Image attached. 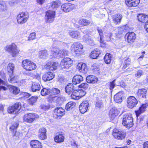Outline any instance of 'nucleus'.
Wrapping results in <instances>:
<instances>
[{"label": "nucleus", "instance_id": "nucleus-24", "mask_svg": "<svg viewBox=\"0 0 148 148\" xmlns=\"http://www.w3.org/2000/svg\"><path fill=\"white\" fill-rule=\"evenodd\" d=\"M30 145L32 148H42L41 143L36 140H32L30 142Z\"/></svg>", "mask_w": 148, "mask_h": 148}, {"label": "nucleus", "instance_id": "nucleus-44", "mask_svg": "<svg viewBox=\"0 0 148 148\" xmlns=\"http://www.w3.org/2000/svg\"><path fill=\"white\" fill-rule=\"evenodd\" d=\"M10 91L15 95L17 94L20 91L19 89L17 87L11 86L9 88Z\"/></svg>", "mask_w": 148, "mask_h": 148}, {"label": "nucleus", "instance_id": "nucleus-30", "mask_svg": "<svg viewBox=\"0 0 148 148\" xmlns=\"http://www.w3.org/2000/svg\"><path fill=\"white\" fill-rule=\"evenodd\" d=\"M122 18V16L119 14L115 15L112 17L114 22L116 25L120 23Z\"/></svg>", "mask_w": 148, "mask_h": 148}, {"label": "nucleus", "instance_id": "nucleus-27", "mask_svg": "<svg viewBox=\"0 0 148 148\" xmlns=\"http://www.w3.org/2000/svg\"><path fill=\"white\" fill-rule=\"evenodd\" d=\"M97 29L100 36V42L101 43L100 46L101 47H103L105 46V44L104 42V40L103 39V31L99 27L97 28Z\"/></svg>", "mask_w": 148, "mask_h": 148}, {"label": "nucleus", "instance_id": "nucleus-22", "mask_svg": "<svg viewBox=\"0 0 148 148\" xmlns=\"http://www.w3.org/2000/svg\"><path fill=\"white\" fill-rule=\"evenodd\" d=\"M59 65V64L56 62L52 63L49 62H48L46 64L47 66L49 67L50 70L51 71L56 70Z\"/></svg>", "mask_w": 148, "mask_h": 148}, {"label": "nucleus", "instance_id": "nucleus-49", "mask_svg": "<svg viewBox=\"0 0 148 148\" xmlns=\"http://www.w3.org/2000/svg\"><path fill=\"white\" fill-rule=\"evenodd\" d=\"M64 77L62 76H59L58 77L57 80V83L59 85H60L63 84L65 81Z\"/></svg>", "mask_w": 148, "mask_h": 148}, {"label": "nucleus", "instance_id": "nucleus-1", "mask_svg": "<svg viewBox=\"0 0 148 148\" xmlns=\"http://www.w3.org/2000/svg\"><path fill=\"white\" fill-rule=\"evenodd\" d=\"M51 52L54 58H62L67 56L69 53L68 51L66 49L59 50L57 47H53Z\"/></svg>", "mask_w": 148, "mask_h": 148}, {"label": "nucleus", "instance_id": "nucleus-42", "mask_svg": "<svg viewBox=\"0 0 148 148\" xmlns=\"http://www.w3.org/2000/svg\"><path fill=\"white\" fill-rule=\"evenodd\" d=\"M75 105L76 103L75 102L73 101H70L66 105L65 109L66 110H70L74 108Z\"/></svg>", "mask_w": 148, "mask_h": 148}, {"label": "nucleus", "instance_id": "nucleus-25", "mask_svg": "<svg viewBox=\"0 0 148 148\" xmlns=\"http://www.w3.org/2000/svg\"><path fill=\"white\" fill-rule=\"evenodd\" d=\"M83 81V77L80 75H77L74 76L73 79V83L74 84H77L80 83Z\"/></svg>", "mask_w": 148, "mask_h": 148}, {"label": "nucleus", "instance_id": "nucleus-7", "mask_svg": "<svg viewBox=\"0 0 148 148\" xmlns=\"http://www.w3.org/2000/svg\"><path fill=\"white\" fill-rule=\"evenodd\" d=\"M71 47L72 51H74L75 54L80 55L82 53V50L83 47L80 43L75 42L71 46Z\"/></svg>", "mask_w": 148, "mask_h": 148}, {"label": "nucleus", "instance_id": "nucleus-36", "mask_svg": "<svg viewBox=\"0 0 148 148\" xmlns=\"http://www.w3.org/2000/svg\"><path fill=\"white\" fill-rule=\"evenodd\" d=\"M100 53V50L99 49L95 50L92 51L90 55V57L92 58L96 59L99 56Z\"/></svg>", "mask_w": 148, "mask_h": 148}, {"label": "nucleus", "instance_id": "nucleus-47", "mask_svg": "<svg viewBox=\"0 0 148 148\" xmlns=\"http://www.w3.org/2000/svg\"><path fill=\"white\" fill-rule=\"evenodd\" d=\"M50 93L54 95L55 97L60 93V90L58 88H53L50 89Z\"/></svg>", "mask_w": 148, "mask_h": 148}, {"label": "nucleus", "instance_id": "nucleus-13", "mask_svg": "<svg viewBox=\"0 0 148 148\" xmlns=\"http://www.w3.org/2000/svg\"><path fill=\"white\" fill-rule=\"evenodd\" d=\"M72 63L71 59L66 57L62 59L60 65L62 68L67 69L70 67Z\"/></svg>", "mask_w": 148, "mask_h": 148}, {"label": "nucleus", "instance_id": "nucleus-40", "mask_svg": "<svg viewBox=\"0 0 148 148\" xmlns=\"http://www.w3.org/2000/svg\"><path fill=\"white\" fill-rule=\"evenodd\" d=\"M40 86L39 83H34L32 84V89L33 92H36L40 90Z\"/></svg>", "mask_w": 148, "mask_h": 148}, {"label": "nucleus", "instance_id": "nucleus-34", "mask_svg": "<svg viewBox=\"0 0 148 148\" xmlns=\"http://www.w3.org/2000/svg\"><path fill=\"white\" fill-rule=\"evenodd\" d=\"M79 23L82 26H84L92 25V22L86 19H82L79 20Z\"/></svg>", "mask_w": 148, "mask_h": 148}, {"label": "nucleus", "instance_id": "nucleus-3", "mask_svg": "<svg viewBox=\"0 0 148 148\" xmlns=\"http://www.w3.org/2000/svg\"><path fill=\"white\" fill-rule=\"evenodd\" d=\"M22 66L24 69L28 71L34 70L36 67V66L35 64L28 60H23Z\"/></svg>", "mask_w": 148, "mask_h": 148}, {"label": "nucleus", "instance_id": "nucleus-57", "mask_svg": "<svg viewBox=\"0 0 148 148\" xmlns=\"http://www.w3.org/2000/svg\"><path fill=\"white\" fill-rule=\"evenodd\" d=\"M18 124L17 123H14L12 126L10 127V129L11 131H14V130H15L16 128L18 126Z\"/></svg>", "mask_w": 148, "mask_h": 148}, {"label": "nucleus", "instance_id": "nucleus-9", "mask_svg": "<svg viewBox=\"0 0 148 148\" xmlns=\"http://www.w3.org/2000/svg\"><path fill=\"white\" fill-rule=\"evenodd\" d=\"M55 17V12L54 11L49 10L46 12L45 17V21L47 23L52 22Z\"/></svg>", "mask_w": 148, "mask_h": 148}, {"label": "nucleus", "instance_id": "nucleus-55", "mask_svg": "<svg viewBox=\"0 0 148 148\" xmlns=\"http://www.w3.org/2000/svg\"><path fill=\"white\" fill-rule=\"evenodd\" d=\"M103 105L102 101L101 100H100L97 101L96 104L95 106L96 108H101L103 107Z\"/></svg>", "mask_w": 148, "mask_h": 148}, {"label": "nucleus", "instance_id": "nucleus-10", "mask_svg": "<svg viewBox=\"0 0 148 148\" xmlns=\"http://www.w3.org/2000/svg\"><path fill=\"white\" fill-rule=\"evenodd\" d=\"M21 104L20 102H17L11 106L9 107L8 111L9 113L16 114L21 109Z\"/></svg>", "mask_w": 148, "mask_h": 148}, {"label": "nucleus", "instance_id": "nucleus-58", "mask_svg": "<svg viewBox=\"0 0 148 148\" xmlns=\"http://www.w3.org/2000/svg\"><path fill=\"white\" fill-rule=\"evenodd\" d=\"M36 37V33L33 32L30 34L28 38L29 40H32L35 39Z\"/></svg>", "mask_w": 148, "mask_h": 148}, {"label": "nucleus", "instance_id": "nucleus-53", "mask_svg": "<svg viewBox=\"0 0 148 148\" xmlns=\"http://www.w3.org/2000/svg\"><path fill=\"white\" fill-rule=\"evenodd\" d=\"M7 9V7L3 2H0V10L5 11Z\"/></svg>", "mask_w": 148, "mask_h": 148}, {"label": "nucleus", "instance_id": "nucleus-37", "mask_svg": "<svg viewBox=\"0 0 148 148\" xmlns=\"http://www.w3.org/2000/svg\"><path fill=\"white\" fill-rule=\"evenodd\" d=\"M147 106L146 104H142L138 110L135 111L136 115L138 116L142 113L145 110L146 106Z\"/></svg>", "mask_w": 148, "mask_h": 148}, {"label": "nucleus", "instance_id": "nucleus-33", "mask_svg": "<svg viewBox=\"0 0 148 148\" xmlns=\"http://www.w3.org/2000/svg\"><path fill=\"white\" fill-rule=\"evenodd\" d=\"M64 135L62 134H57L54 138V140L56 143H62L64 142Z\"/></svg>", "mask_w": 148, "mask_h": 148}, {"label": "nucleus", "instance_id": "nucleus-17", "mask_svg": "<svg viewBox=\"0 0 148 148\" xmlns=\"http://www.w3.org/2000/svg\"><path fill=\"white\" fill-rule=\"evenodd\" d=\"M82 40L84 42L90 45H93L95 44L92 38L88 34H86L83 37Z\"/></svg>", "mask_w": 148, "mask_h": 148}, {"label": "nucleus", "instance_id": "nucleus-38", "mask_svg": "<svg viewBox=\"0 0 148 148\" xmlns=\"http://www.w3.org/2000/svg\"><path fill=\"white\" fill-rule=\"evenodd\" d=\"M10 77L8 79V81L11 83H14L17 82L18 79V76L17 75L13 76V74H9Z\"/></svg>", "mask_w": 148, "mask_h": 148}, {"label": "nucleus", "instance_id": "nucleus-39", "mask_svg": "<svg viewBox=\"0 0 148 148\" xmlns=\"http://www.w3.org/2000/svg\"><path fill=\"white\" fill-rule=\"evenodd\" d=\"M71 98L74 99L78 100L80 98L79 95V90H74L73 92V94L71 95Z\"/></svg>", "mask_w": 148, "mask_h": 148}, {"label": "nucleus", "instance_id": "nucleus-12", "mask_svg": "<svg viewBox=\"0 0 148 148\" xmlns=\"http://www.w3.org/2000/svg\"><path fill=\"white\" fill-rule=\"evenodd\" d=\"M125 37L128 43L132 44L135 42L136 35L134 32H129L125 35Z\"/></svg>", "mask_w": 148, "mask_h": 148}, {"label": "nucleus", "instance_id": "nucleus-45", "mask_svg": "<svg viewBox=\"0 0 148 148\" xmlns=\"http://www.w3.org/2000/svg\"><path fill=\"white\" fill-rule=\"evenodd\" d=\"M112 58V56L109 53H107L104 58L105 63L107 64H109L110 63L111 59Z\"/></svg>", "mask_w": 148, "mask_h": 148}, {"label": "nucleus", "instance_id": "nucleus-43", "mask_svg": "<svg viewBox=\"0 0 148 148\" xmlns=\"http://www.w3.org/2000/svg\"><path fill=\"white\" fill-rule=\"evenodd\" d=\"M61 2L59 1H53L51 3V5L52 9L56 10L60 5Z\"/></svg>", "mask_w": 148, "mask_h": 148}, {"label": "nucleus", "instance_id": "nucleus-59", "mask_svg": "<svg viewBox=\"0 0 148 148\" xmlns=\"http://www.w3.org/2000/svg\"><path fill=\"white\" fill-rule=\"evenodd\" d=\"M115 80H114L112 82L110 83V90L113 89L114 88V86H115Z\"/></svg>", "mask_w": 148, "mask_h": 148}, {"label": "nucleus", "instance_id": "nucleus-52", "mask_svg": "<svg viewBox=\"0 0 148 148\" xmlns=\"http://www.w3.org/2000/svg\"><path fill=\"white\" fill-rule=\"evenodd\" d=\"M22 136V134L21 133L19 132L16 131L13 135V138L15 140H17Z\"/></svg>", "mask_w": 148, "mask_h": 148}, {"label": "nucleus", "instance_id": "nucleus-61", "mask_svg": "<svg viewBox=\"0 0 148 148\" xmlns=\"http://www.w3.org/2000/svg\"><path fill=\"white\" fill-rule=\"evenodd\" d=\"M124 63L125 64V65H124L123 67V69H125L127 66H128L130 64V62L129 60H125L124 61Z\"/></svg>", "mask_w": 148, "mask_h": 148}, {"label": "nucleus", "instance_id": "nucleus-48", "mask_svg": "<svg viewBox=\"0 0 148 148\" xmlns=\"http://www.w3.org/2000/svg\"><path fill=\"white\" fill-rule=\"evenodd\" d=\"M38 98V97L36 96H32L29 99L28 102L30 105H34L36 101Z\"/></svg>", "mask_w": 148, "mask_h": 148}, {"label": "nucleus", "instance_id": "nucleus-56", "mask_svg": "<svg viewBox=\"0 0 148 148\" xmlns=\"http://www.w3.org/2000/svg\"><path fill=\"white\" fill-rule=\"evenodd\" d=\"M79 88H83L86 90L88 88V85L86 83H83L78 86Z\"/></svg>", "mask_w": 148, "mask_h": 148}, {"label": "nucleus", "instance_id": "nucleus-54", "mask_svg": "<svg viewBox=\"0 0 148 148\" xmlns=\"http://www.w3.org/2000/svg\"><path fill=\"white\" fill-rule=\"evenodd\" d=\"M144 74L143 71L142 70H138L135 74V77L137 78H140Z\"/></svg>", "mask_w": 148, "mask_h": 148}, {"label": "nucleus", "instance_id": "nucleus-64", "mask_svg": "<svg viewBox=\"0 0 148 148\" xmlns=\"http://www.w3.org/2000/svg\"><path fill=\"white\" fill-rule=\"evenodd\" d=\"M144 28L148 32V20L146 22Z\"/></svg>", "mask_w": 148, "mask_h": 148}, {"label": "nucleus", "instance_id": "nucleus-16", "mask_svg": "<svg viewBox=\"0 0 148 148\" xmlns=\"http://www.w3.org/2000/svg\"><path fill=\"white\" fill-rule=\"evenodd\" d=\"M89 103L87 101H83L79 106V109L80 112L84 114L87 111Z\"/></svg>", "mask_w": 148, "mask_h": 148}, {"label": "nucleus", "instance_id": "nucleus-50", "mask_svg": "<svg viewBox=\"0 0 148 148\" xmlns=\"http://www.w3.org/2000/svg\"><path fill=\"white\" fill-rule=\"evenodd\" d=\"M39 56L42 58H45L47 56L46 50H42L39 53Z\"/></svg>", "mask_w": 148, "mask_h": 148}, {"label": "nucleus", "instance_id": "nucleus-35", "mask_svg": "<svg viewBox=\"0 0 148 148\" xmlns=\"http://www.w3.org/2000/svg\"><path fill=\"white\" fill-rule=\"evenodd\" d=\"M148 16L147 15L143 14H139L137 16V18L138 21L142 23L145 22L147 21Z\"/></svg>", "mask_w": 148, "mask_h": 148}, {"label": "nucleus", "instance_id": "nucleus-31", "mask_svg": "<svg viewBox=\"0 0 148 148\" xmlns=\"http://www.w3.org/2000/svg\"><path fill=\"white\" fill-rule=\"evenodd\" d=\"M69 34L72 38L75 39H78L81 37L80 33L77 31H70Z\"/></svg>", "mask_w": 148, "mask_h": 148}, {"label": "nucleus", "instance_id": "nucleus-29", "mask_svg": "<svg viewBox=\"0 0 148 148\" xmlns=\"http://www.w3.org/2000/svg\"><path fill=\"white\" fill-rule=\"evenodd\" d=\"M65 90L66 92L68 94H72L75 90L73 84L71 83L69 84L66 86Z\"/></svg>", "mask_w": 148, "mask_h": 148}, {"label": "nucleus", "instance_id": "nucleus-8", "mask_svg": "<svg viewBox=\"0 0 148 148\" xmlns=\"http://www.w3.org/2000/svg\"><path fill=\"white\" fill-rule=\"evenodd\" d=\"M112 135L115 138L121 140L125 138L126 134L123 130L115 129L113 130Z\"/></svg>", "mask_w": 148, "mask_h": 148}, {"label": "nucleus", "instance_id": "nucleus-5", "mask_svg": "<svg viewBox=\"0 0 148 148\" xmlns=\"http://www.w3.org/2000/svg\"><path fill=\"white\" fill-rule=\"evenodd\" d=\"M39 116L35 113H29L25 114L23 117V119L25 122L32 123L34 121L38 119Z\"/></svg>", "mask_w": 148, "mask_h": 148}, {"label": "nucleus", "instance_id": "nucleus-15", "mask_svg": "<svg viewBox=\"0 0 148 148\" xmlns=\"http://www.w3.org/2000/svg\"><path fill=\"white\" fill-rule=\"evenodd\" d=\"M75 7L73 4L66 3L62 5L61 6V9L64 12H67L72 10Z\"/></svg>", "mask_w": 148, "mask_h": 148}, {"label": "nucleus", "instance_id": "nucleus-20", "mask_svg": "<svg viewBox=\"0 0 148 148\" xmlns=\"http://www.w3.org/2000/svg\"><path fill=\"white\" fill-rule=\"evenodd\" d=\"M140 2V0H125V3L129 7L137 6Z\"/></svg>", "mask_w": 148, "mask_h": 148}, {"label": "nucleus", "instance_id": "nucleus-4", "mask_svg": "<svg viewBox=\"0 0 148 148\" xmlns=\"http://www.w3.org/2000/svg\"><path fill=\"white\" fill-rule=\"evenodd\" d=\"M4 49L9 52L13 57L16 56L20 51L18 49L16 45L14 43L7 45L4 48Z\"/></svg>", "mask_w": 148, "mask_h": 148}, {"label": "nucleus", "instance_id": "nucleus-23", "mask_svg": "<svg viewBox=\"0 0 148 148\" xmlns=\"http://www.w3.org/2000/svg\"><path fill=\"white\" fill-rule=\"evenodd\" d=\"M46 129L43 127L40 128L39 130V137L41 140H44L47 138Z\"/></svg>", "mask_w": 148, "mask_h": 148}, {"label": "nucleus", "instance_id": "nucleus-18", "mask_svg": "<svg viewBox=\"0 0 148 148\" xmlns=\"http://www.w3.org/2000/svg\"><path fill=\"white\" fill-rule=\"evenodd\" d=\"M77 68L80 72L84 74L86 73L88 71V68L86 65L83 63H80L78 64Z\"/></svg>", "mask_w": 148, "mask_h": 148}, {"label": "nucleus", "instance_id": "nucleus-21", "mask_svg": "<svg viewBox=\"0 0 148 148\" xmlns=\"http://www.w3.org/2000/svg\"><path fill=\"white\" fill-rule=\"evenodd\" d=\"M54 77V75L52 73L48 72L43 75L42 79L44 82H47L52 79Z\"/></svg>", "mask_w": 148, "mask_h": 148}, {"label": "nucleus", "instance_id": "nucleus-2", "mask_svg": "<svg viewBox=\"0 0 148 148\" xmlns=\"http://www.w3.org/2000/svg\"><path fill=\"white\" fill-rule=\"evenodd\" d=\"M122 124L127 128H130L133 126V120L131 114H126L123 115Z\"/></svg>", "mask_w": 148, "mask_h": 148}, {"label": "nucleus", "instance_id": "nucleus-28", "mask_svg": "<svg viewBox=\"0 0 148 148\" xmlns=\"http://www.w3.org/2000/svg\"><path fill=\"white\" fill-rule=\"evenodd\" d=\"M86 81L88 83L95 84L98 81L97 78L93 75H89L86 77Z\"/></svg>", "mask_w": 148, "mask_h": 148}, {"label": "nucleus", "instance_id": "nucleus-32", "mask_svg": "<svg viewBox=\"0 0 148 148\" xmlns=\"http://www.w3.org/2000/svg\"><path fill=\"white\" fill-rule=\"evenodd\" d=\"M147 90L146 89L142 88L139 89L137 93L138 97L141 98L146 97Z\"/></svg>", "mask_w": 148, "mask_h": 148}, {"label": "nucleus", "instance_id": "nucleus-46", "mask_svg": "<svg viewBox=\"0 0 148 148\" xmlns=\"http://www.w3.org/2000/svg\"><path fill=\"white\" fill-rule=\"evenodd\" d=\"M50 89L48 88H44L41 91V94L43 96L49 94L50 93Z\"/></svg>", "mask_w": 148, "mask_h": 148}, {"label": "nucleus", "instance_id": "nucleus-19", "mask_svg": "<svg viewBox=\"0 0 148 148\" xmlns=\"http://www.w3.org/2000/svg\"><path fill=\"white\" fill-rule=\"evenodd\" d=\"M119 113V111L115 108H112L109 112V116L112 120L117 116Z\"/></svg>", "mask_w": 148, "mask_h": 148}, {"label": "nucleus", "instance_id": "nucleus-60", "mask_svg": "<svg viewBox=\"0 0 148 148\" xmlns=\"http://www.w3.org/2000/svg\"><path fill=\"white\" fill-rule=\"evenodd\" d=\"M79 95L80 98L83 97L86 94L85 92L83 90H79Z\"/></svg>", "mask_w": 148, "mask_h": 148}, {"label": "nucleus", "instance_id": "nucleus-11", "mask_svg": "<svg viewBox=\"0 0 148 148\" xmlns=\"http://www.w3.org/2000/svg\"><path fill=\"white\" fill-rule=\"evenodd\" d=\"M137 103L138 101L134 96H130L127 99V106L130 108H133L136 106Z\"/></svg>", "mask_w": 148, "mask_h": 148}, {"label": "nucleus", "instance_id": "nucleus-51", "mask_svg": "<svg viewBox=\"0 0 148 148\" xmlns=\"http://www.w3.org/2000/svg\"><path fill=\"white\" fill-rule=\"evenodd\" d=\"M55 98L56 99V101L59 103L62 102L63 101H66V99L65 97L62 95L57 97H55Z\"/></svg>", "mask_w": 148, "mask_h": 148}, {"label": "nucleus", "instance_id": "nucleus-6", "mask_svg": "<svg viewBox=\"0 0 148 148\" xmlns=\"http://www.w3.org/2000/svg\"><path fill=\"white\" fill-rule=\"evenodd\" d=\"M29 14L27 12H23L18 14L16 18L18 24H22L25 23L27 21Z\"/></svg>", "mask_w": 148, "mask_h": 148}, {"label": "nucleus", "instance_id": "nucleus-14", "mask_svg": "<svg viewBox=\"0 0 148 148\" xmlns=\"http://www.w3.org/2000/svg\"><path fill=\"white\" fill-rule=\"evenodd\" d=\"M65 114V110L62 108H57L54 110L53 117L56 119H58L63 116Z\"/></svg>", "mask_w": 148, "mask_h": 148}, {"label": "nucleus", "instance_id": "nucleus-41", "mask_svg": "<svg viewBox=\"0 0 148 148\" xmlns=\"http://www.w3.org/2000/svg\"><path fill=\"white\" fill-rule=\"evenodd\" d=\"M14 64L12 63L8 64L7 67V71L10 74H13L14 69Z\"/></svg>", "mask_w": 148, "mask_h": 148}, {"label": "nucleus", "instance_id": "nucleus-26", "mask_svg": "<svg viewBox=\"0 0 148 148\" xmlns=\"http://www.w3.org/2000/svg\"><path fill=\"white\" fill-rule=\"evenodd\" d=\"M123 92L120 91L117 93L114 96V101L116 103H120L122 101Z\"/></svg>", "mask_w": 148, "mask_h": 148}, {"label": "nucleus", "instance_id": "nucleus-62", "mask_svg": "<svg viewBox=\"0 0 148 148\" xmlns=\"http://www.w3.org/2000/svg\"><path fill=\"white\" fill-rule=\"evenodd\" d=\"M119 30L121 32H122L125 31L126 30V27L125 26H123L122 27H119Z\"/></svg>", "mask_w": 148, "mask_h": 148}, {"label": "nucleus", "instance_id": "nucleus-63", "mask_svg": "<svg viewBox=\"0 0 148 148\" xmlns=\"http://www.w3.org/2000/svg\"><path fill=\"white\" fill-rule=\"evenodd\" d=\"M7 82L3 81L0 78V85H2L3 86L7 85Z\"/></svg>", "mask_w": 148, "mask_h": 148}]
</instances>
